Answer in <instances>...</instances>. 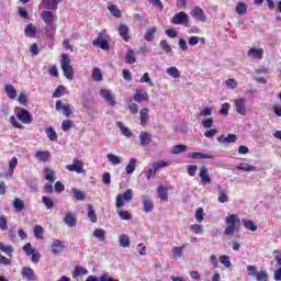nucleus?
<instances>
[{
  "instance_id": "1",
  "label": "nucleus",
  "mask_w": 281,
  "mask_h": 281,
  "mask_svg": "<svg viewBox=\"0 0 281 281\" xmlns=\"http://www.w3.org/2000/svg\"><path fill=\"white\" fill-rule=\"evenodd\" d=\"M226 228L224 231L225 236H234L236 232H240V217L236 214H232L225 217Z\"/></svg>"
},
{
  "instance_id": "2",
  "label": "nucleus",
  "mask_w": 281,
  "mask_h": 281,
  "mask_svg": "<svg viewBox=\"0 0 281 281\" xmlns=\"http://www.w3.org/2000/svg\"><path fill=\"white\" fill-rule=\"evenodd\" d=\"M60 67L67 80H74V67L71 66V58L67 54H61Z\"/></svg>"
},
{
  "instance_id": "3",
  "label": "nucleus",
  "mask_w": 281,
  "mask_h": 281,
  "mask_svg": "<svg viewBox=\"0 0 281 281\" xmlns=\"http://www.w3.org/2000/svg\"><path fill=\"white\" fill-rule=\"evenodd\" d=\"M14 114L22 124H32V122H34L32 114L24 108L16 106Z\"/></svg>"
},
{
  "instance_id": "4",
  "label": "nucleus",
  "mask_w": 281,
  "mask_h": 281,
  "mask_svg": "<svg viewBox=\"0 0 281 281\" xmlns=\"http://www.w3.org/2000/svg\"><path fill=\"white\" fill-rule=\"evenodd\" d=\"M103 36H105V38L109 36L106 35V30H102L97 38L93 41V45L95 47H100V49H103L104 52H109V49H111V46L109 45V41L104 40Z\"/></svg>"
},
{
  "instance_id": "5",
  "label": "nucleus",
  "mask_w": 281,
  "mask_h": 281,
  "mask_svg": "<svg viewBox=\"0 0 281 281\" xmlns=\"http://www.w3.org/2000/svg\"><path fill=\"white\" fill-rule=\"evenodd\" d=\"M124 201H133V190L127 189L123 194L116 195L115 207H124L126 203Z\"/></svg>"
},
{
  "instance_id": "6",
  "label": "nucleus",
  "mask_w": 281,
  "mask_h": 281,
  "mask_svg": "<svg viewBox=\"0 0 281 281\" xmlns=\"http://www.w3.org/2000/svg\"><path fill=\"white\" fill-rule=\"evenodd\" d=\"M171 23L173 25H190V16L188 15V13L180 11L178 13H176L171 20Z\"/></svg>"
},
{
  "instance_id": "7",
  "label": "nucleus",
  "mask_w": 281,
  "mask_h": 281,
  "mask_svg": "<svg viewBox=\"0 0 281 281\" xmlns=\"http://www.w3.org/2000/svg\"><path fill=\"white\" fill-rule=\"evenodd\" d=\"M66 170H69V172H77V175H82L85 172V162L80 159H74L72 165H67Z\"/></svg>"
},
{
  "instance_id": "8",
  "label": "nucleus",
  "mask_w": 281,
  "mask_h": 281,
  "mask_svg": "<svg viewBox=\"0 0 281 281\" xmlns=\"http://www.w3.org/2000/svg\"><path fill=\"white\" fill-rule=\"evenodd\" d=\"M41 18L45 25H47L48 27L54 26V21H56L54 12L45 10L42 12Z\"/></svg>"
},
{
  "instance_id": "9",
  "label": "nucleus",
  "mask_w": 281,
  "mask_h": 281,
  "mask_svg": "<svg viewBox=\"0 0 281 281\" xmlns=\"http://www.w3.org/2000/svg\"><path fill=\"white\" fill-rule=\"evenodd\" d=\"M190 15L196 21H201V23H205L207 21V15H205V11L200 7H194L193 10L190 12Z\"/></svg>"
},
{
  "instance_id": "10",
  "label": "nucleus",
  "mask_w": 281,
  "mask_h": 281,
  "mask_svg": "<svg viewBox=\"0 0 281 281\" xmlns=\"http://www.w3.org/2000/svg\"><path fill=\"white\" fill-rule=\"evenodd\" d=\"M50 251L54 256L63 254L65 251V240L55 239L50 245Z\"/></svg>"
},
{
  "instance_id": "11",
  "label": "nucleus",
  "mask_w": 281,
  "mask_h": 281,
  "mask_svg": "<svg viewBox=\"0 0 281 281\" xmlns=\"http://www.w3.org/2000/svg\"><path fill=\"white\" fill-rule=\"evenodd\" d=\"M246 100L245 98H238L235 100V109L239 115H247V105H246Z\"/></svg>"
},
{
  "instance_id": "12",
  "label": "nucleus",
  "mask_w": 281,
  "mask_h": 281,
  "mask_svg": "<svg viewBox=\"0 0 281 281\" xmlns=\"http://www.w3.org/2000/svg\"><path fill=\"white\" fill-rule=\"evenodd\" d=\"M199 177L201 179V183H203L204 186H210V183H212V177H210V171H207V167L202 166L200 168Z\"/></svg>"
},
{
  "instance_id": "13",
  "label": "nucleus",
  "mask_w": 281,
  "mask_h": 281,
  "mask_svg": "<svg viewBox=\"0 0 281 281\" xmlns=\"http://www.w3.org/2000/svg\"><path fill=\"white\" fill-rule=\"evenodd\" d=\"M117 32L121 36V38L125 42L128 43V41H131V29H128V25L126 24H120Z\"/></svg>"
},
{
  "instance_id": "14",
  "label": "nucleus",
  "mask_w": 281,
  "mask_h": 281,
  "mask_svg": "<svg viewBox=\"0 0 281 281\" xmlns=\"http://www.w3.org/2000/svg\"><path fill=\"white\" fill-rule=\"evenodd\" d=\"M142 204H143V210L144 212H146V214H148V212H153V210H155V203L153 202V200H150V196L143 194L142 195Z\"/></svg>"
},
{
  "instance_id": "15",
  "label": "nucleus",
  "mask_w": 281,
  "mask_h": 281,
  "mask_svg": "<svg viewBox=\"0 0 281 281\" xmlns=\"http://www.w3.org/2000/svg\"><path fill=\"white\" fill-rule=\"evenodd\" d=\"M60 3V0H42L41 7L45 10H58V4Z\"/></svg>"
},
{
  "instance_id": "16",
  "label": "nucleus",
  "mask_w": 281,
  "mask_h": 281,
  "mask_svg": "<svg viewBox=\"0 0 281 281\" xmlns=\"http://www.w3.org/2000/svg\"><path fill=\"white\" fill-rule=\"evenodd\" d=\"M133 98L134 101L137 102V104H142V102H148L150 100V97H148V92H144L142 90H136Z\"/></svg>"
},
{
  "instance_id": "17",
  "label": "nucleus",
  "mask_w": 281,
  "mask_h": 281,
  "mask_svg": "<svg viewBox=\"0 0 281 281\" xmlns=\"http://www.w3.org/2000/svg\"><path fill=\"white\" fill-rule=\"evenodd\" d=\"M100 95L108 102V104H110V106H115V97L111 94V91L102 89L100 90Z\"/></svg>"
},
{
  "instance_id": "18",
  "label": "nucleus",
  "mask_w": 281,
  "mask_h": 281,
  "mask_svg": "<svg viewBox=\"0 0 281 281\" xmlns=\"http://www.w3.org/2000/svg\"><path fill=\"white\" fill-rule=\"evenodd\" d=\"M248 56H250V58H255L256 60H262L265 49L252 47L248 50Z\"/></svg>"
},
{
  "instance_id": "19",
  "label": "nucleus",
  "mask_w": 281,
  "mask_h": 281,
  "mask_svg": "<svg viewBox=\"0 0 281 281\" xmlns=\"http://www.w3.org/2000/svg\"><path fill=\"white\" fill-rule=\"evenodd\" d=\"M86 281H120V279H115L113 277H109L108 273H103L99 277V279L98 277L90 274Z\"/></svg>"
},
{
  "instance_id": "20",
  "label": "nucleus",
  "mask_w": 281,
  "mask_h": 281,
  "mask_svg": "<svg viewBox=\"0 0 281 281\" xmlns=\"http://www.w3.org/2000/svg\"><path fill=\"white\" fill-rule=\"evenodd\" d=\"M140 146H148L153 142V135L150 133L143 131L139 134Z\"/></svg>"
},
{
  "instance_id": "21",
  "label": "nucleus",
  "mask_w": 281,
  "mask_h": 281,
  "mask_svg": "<svg viewBox=\"0 0 281 281\" xmlns=\"http://www.w3.org/2000/svg\"><path fill=\"white\" fill-rule=\"evenodd\" d=\"M50 156H52V154H49V151H47V150H37L35 153V158L37 159V161H41L44 164L49 161Z\"/></svg>"
},
{
  "instance_id": "22",
  "label": "nucleus",
  "mask_w": 281,
  "mask_h": 281,
  "mask_svg": "<svg viewBox=\"0 0 281 281\" xmlns=\"http://www.w3.org/2000/svg\"><path fill=\"white\" fill-rule=\"evenodd\" d=\"M37 27L36 25H34V23H30L25 26L24 29V34L25 36H27L29 38H34L36 36V32H37Z\"/></svg>"
},
{
  "instance_id": "23",
  "label": "nucleus",
  "mask_w": 281,
  "mask_h": 281,
  "mask_svg": "<svg viewBox=\"0 0 281 281\" xmlns=\"http://www.w3.org/2000/svg\"><path fill=\"white\" fill-rule=\"evenodd\" d=\"M150 110H148V108H143L139 111V120H140V125L142 126H146L148 124V120H149V113Z\"/></svg>"
},
{
  "instance_id": "24",
  "label": "nucleus",
  "mask_w": 281,
  "mask_h": 281,
  "mask_svg": "<svg viewBox=\"0 0 281 281\" xmlns=\"http://www.w3.org/2000/svg\"><path fill=\"white\" fill-rule=\"evenodd\" d=\"M64 222L66 223V225H68V227H76V225L78 224V220H76V216H74V213L71 212L66 213Z\"/></svg>"
},
{
  "instance_id": "25",
  "label": "nucleus",
  "mask_w": 281,
  "mask_h": 281,
  "mask_svg": "<svg viewBox=\"0 0 281 281\" xmlns=\"http://www.w3.org/2000/svg\"><path fill=\"white\" fill-rule=\"evenodd\" d=\"M157 194H158V199H160V201H165L167 203L168 201V188H166V186L161 184L157 188Z\"/></svg>"
},
{
  "instance_id": "26",
  "label": "nucleus",
  "mask_w": 281,
  "mask_h": 281,
  "mask_svg": "<svg viewBox=\"0 0 281 281\" xmlns=\"http://www.w3.org/2000/svg\"><path fill=\"white\" fill-rule=\"evenodd\" d=\"M188 157L190 159H214V156L207 155V154H203V153H199V151L190 153L188 155Z\"/></svg>"
},
{
  "instance_id": "27",
  "label": "nucleus",
  "mask_w": 281,
  "mask_h": 281,
  "mask_svg": "<svg viewBox=\"0 0 281 281\" xmlns=\"http://www.w3.org/2000/svg\"><path fill=\"white\" fill-rule=\"evenodd\" d=\"M125 63H127V65H135V63H137V57H135V50L134 49H128L126 52Z\"/></svg>"
},
{
  "instance_id": "28",
  "label": "nucleus",
  "mask_w": 281,
  "mask_h": 281,
  "mask_svg": "<svg viewBox=\"0 0 281 281\" xmlns=\"http://www.w3.org/2000/svg\"><path fill=\"white\" fill-rule=\"evenodd\" d=\"M88 273H89V270H87V268L77 266L72 271V278L75 279L80 278L81 276H87Z\"/></svg>"
},
{
  "instance_id": "29",
  "label": "nucleus",
  "mask_w": 281,
  "mask_h": 281,
  "mask_svg": "<svg viewBox=\"0 0 281 281\" xmlns=\"http://www.w3.org/2000/svg\"><path fill=\"white\" fill-rule=\"evenodd\" d=\"M33 234L35 236V238H37V240H43V238H45L44 234H45V229L43 228V226L36 224L33 228Z\"/></svg>"
},
{
  "instance_id": "30",
  "label": "nucleus",
  "mask_w": 281,
  "mask_h": 281,
  "mask_svg": "<svg viewBox=\"0 0 281 281\" xmlns=\"http://www.w3.org/2000/svg\"><path fill=\"white\" fill-rule=\"evenodd\" d=\"M155 34H157V27H149L147 29L144 38L147 41V43H153L155 38Z\"/></svg>"
},
{
  "instance_id": "31",
  "label": "nucleus",
  "mask_w": 281,
  "mask_h": 281,
  "mask_svg": "<svg viewBox=\"0 0 281 281\" xmlns=\"http://www.w3.org/2000/svg\"><path fill=\"white\" fill-rule=\"evenodd\" d=\"M21 276L22 278H26L27 280H34V270L30 267H23Z\"/></svg>"
},
{
  "instance_id": "32",
  "label": "nucleus",
  "mask_w": 281,
  "mask_h": 281,
  "mask_svg": "<svg viewBox=\"0 0 281 281\" xmlns=\"http://www.w3.org/2000/svg\"><path fill=\"white\" fill-rule=\"evenodd\" d=\"M217 139L223 144H234L236 143V134H228L227 137L221 135Z\"/></svg>"
},
{
  "instance_id": "33",
  "label": "nucleus",
  "mask_w": 281,
  "mask_h": 281,
  "mask_svg": "<svg viewBox=\"0 0 281 281\" xmlns=\"http://www.w3.org/2000/svg\"><path fill=\"white\" fill-rule=\"evenodd\" d=\"M44 178L49 183H55L56 182V178L54 177V170L53 169L45 168L44 169Z\"/></svg>"
},
{
  "instance_id": "34",
  "label": "nucleus",
  "mask_w": 281,
  "mask_h": 281,
  "mask_svg": "<svg viewBox=\"0 0 281 281\" xmlns=\"http://www.w3.org/2000/svg\"><path fill=\"white\" fill-rule=\"evenodd\" d=\"M171 164V161L158 160L153 164V168L154 171L157 172V170H161V168H168Z\"/></svg>"
},
{
  "instance_id": "35",
  "label": "nucleus",
  "mask_w": 281,
  "mask_h": 281,
  "mask_svg": "<svg viewBox=\"0 0 281 281\" xmlns=\"http://www.w3.org/2000/svg\"><path fill=\"white\" fill-rule=\"evenodd\" d=\"M4 91L8 95V98H10V100H14V98H16V89L14 88V86L12 85H7L4 87Z\"/></svg>"
},
{
  "instance_id": "36",
  "label": "nucleus",
  "mask_w": 281,
  "mask_h": 281,
  "mask_svg": "<svg viewBox=\"0 0 281 281\" xmlns=\"http://www.w3.org/2000/svg\"><path fill=\"white\" fill-rule=\"evenodd\" d=\"M88 218L92 223H98V214L91 204H88Z\"/></svg>"
},
{
  "instance_id": "37",
  "label": "nucleus",
  "mask_w": 281,
  "mask_h": 281,
  "mask_svg": "<svg viewBox=\"0 0 281 281\" xmlns=\"http://www.w3.org/2000/svg\"><path fill=\"white\" fill-rule=\"evenodd\" d=\"M74 126H75L74 121H71L69 119L64 120L61 122V131H64V133L71 131V128H74Z\"/></svg>"
},
{
  "instance_id": "38",
  "label": "nucleus",
  "mask_w": 281,
  "mask_h": 281,
  "mask_svg": "<svg viewBox=\"0 0 281 281\" xmlns=\"http://www.w3.org/2000/svg\"><path fill=\"white\" fill-rule=\"evenodd\" d=\"M137 165V159L131 158L130 164L125 168L126 175H133L135 172V166Z\"/></svg>"
},
{
  "instance_id": "39",
  "label": "nucleus",
  "mask_w": 281,
  "mask_h": 281,
  "mask_svg": "<svg viewBox=\"0 0 281 281\" xmlns=\"http://www.w3.org/2000/svg\"><path fill=\"white\" fill-rule=\"evenodd\" d=\"M108 10L112 14V16H115L116 19H122V11L117 8L115 4H111L108 7Z\"/></svg>"
},
{
  "instance_id": "40",
  "label": "nucleus",
  "mask_w": 281,
  "mask_h": 281,
  "mask_svg": "<svg viewBox=\"0 0 281 281\" xmlns=\"http://www.w3.org/2000/svg\"><path fill=\"white\" fill-rule=\"evenodd\" d=\"M0 251L12 258V254H14V248L12 246H5L3 243L0 241Z\"/></svg>"
},
{
  "instance_id": "41",
  "label": "nucleus",
  "mask_w": 281,
  "mask_h": 281,
  "mask_svg": "<svg viewBox=\"0 0 281 281\" xmlns=\"http://www.w3.org/2000/svg\"><path fill=\"white\" fill-rule=\"evenodd\" d=\"M13 207L16 212H23V210H25V202H23V200L16 198L13 201Z\"/></svg>"
},
{
  "instance_id": "42",
  "label": "nucleus",
  "mask_w": 281,
  "mask_h": 281,
  "mask_svg": "<svg viewBox=\"0 0 281 281\" xmlns=\"http://www.w3.org/2000/svg\"><path fill=\"white\" fill-rule=\"evenodd\" d=\"M236 169L243 170L244 172H254V170H256V167L249 164L241 162L236 167Z\"/></svg>"
},
{
  "instance_id": "43",
  "label": "nucleus",
  "mask_w": 281,
  "mask_h": 281,
  "mask_svg": "<svg viewBox=\"0 0 281 281\" xmlns=\"http://www.w3.org/2000/svg\"><path fill=\"white\" fill-rule=\"evenodd\" d=\"M116 126H119V128L122 132V135H124V137H132L133 132H131V130L126 126H124V124L122 122H117Z\"/></svg>"
},
{
  "instance_id": "44",
  "label": "nucleus",
  "mask_w": 281,
  "mask_h": 281,
  "mask_svg": "<svg viewBox=\"0 0 281 281\" xmlns=\"http://www.w3.org/2000/svg\"><path fill=\"white\" fill-rule=\"evenodd\" d=\"M186 150H188V146L176 145L171 148V155H181V153H186Z\"/></svg>"
},
{
  "instance_id": "45",
  "label": "nucleus",
  "mask_w": 281,
  "mask_h": 281,
  "mask_svg": "<svg viewBox=\"0 0 281 281\" xmlns=\"http://www.w3.org/2000/svg\"><path fill=\"white\" fill-rule=\"evenodd\" d=\"M93 236L94 238L100 239L101 241H104L106 238V231L102 229V228H97L93 232Z\"/></svg>"
},
{
  "instance_id": "46",
  "label": "nucleus",
  "mask_w": 281,
  "mask_h": 281,
  "mask_svg": "<svg viewBox=\"0 0 281 281\" xmlns=\"http://www.w3.org/2000/svg\"><path fill=\"white\" fill-rule=\"evenodd\" d=\"M244 227L250 232H256L258 226L251 220H243Z\"/></svg>"
},
{
  "instance_id": "47",
  "label": "nucleus",
  "mask_w": 281,
  "mask_h": 281,
  "mask_svg": "<svg viewBox=\"0 0 281 281\" xmlns=\"http://www.w3.org/2000/svg\"><path fill=\"white\" fill-rule=\"evenodd\" d=\"M46 135L48 139H50V142H56L58 139V134L56 133V130H54V127H47Z\"/></svg>"
},
{
  "instance_id": "48",
  "label": "nucleus",
  "mask_w": 281,
  "mask_h": 281,
  "mask_svg": "<svg viewBox=\"0 0 281 281\" xmlns=\"http://www.w3.org/2000/svg\"><path fill=\"white\" fill-rule=\"evenodd\" d=\"M106 157H108V161H110L112 166H119V164H122V158H120V156L108 154Z\"/></svg>"
},
{
  "instance_id": "49",
  "label": "nucleus",
  "mask_w": 281,
  "mask_h": 281,
  "mask_svg": "<svg viewBox=\"0 0 281 281\" xmlns=\"http://www.w3.org/2000/svg\"><path fill=\"white\" fill-rule=\"evenodd\" d=\"M167 74L171 76V78H181V72H179V69L175 66L167 68Z\"/></svg>"
},
{
  "instance_id": "50",
  "label": "nucleus",
  "mask_w": 281,
  "mask_h": 281,
  "mask_svg": "<svg viewBox=\"0 0 281 281\" xmlns=\"http://www.w3.org/2000/svg\"><path fill=\"white\" fill-rule=\"evenodd\" d=\"M120 246L121 247H131V238L128 237V235L123 234L120 236Z\"/></svg>"
},
{
  "instance_id": "51",
  "label": "nucleus",
  "mask_w": 281,
  "mask_h": 281,
  "mask_svg": "<svg viewBox=\"0 0 281 281\" xmlns=\"http://www.w3.org/2000/svg\"><path fill=\"white\" fill-rule=\"evenodd\" d=\"M236 12L239 14V16H243L244 14H247V5L245 2H238L236 5Z\"/></svg>"
},
{
  "instance_id": "52",
  "label": "nucleus",
  "mask_w": 281,
  "mask_h": 281,
  "mask_svg": "<svg viewBox=\"0 0 281 281\" xmlns=\"http://www.w3.org/2000/svg\"><path fill=\"white\" fill-rule=\"evenodd\" d=\"M42 202L47 210H54V200L49 196H42Z\"/></svg>"
},
{
  "instance_id": "53",
  "label": "nucleus",
  "mask_w": 281,
  "mask_h": 281,
  "mask_svg": "<svg viewBox=\"0 0 281 281\" xmlns=\"http://www.w3.org/2000/svg\"><path fill=\"white\" fill-rule=\"evenodd\" d=\"M92 80H94V82L102 81V70H100V68H93Z\"/></svg>"
},
{
  "instance_id": "54",
  "label": "nucleus",
  "mask_w": 281,
  "mask_h": 281,
  "mask_svg": "<svg viewBox=\"0 0 281 281\" xmlns=\"http://www.w3.org/2000/svg\"><path fill=\"white\" fill-rule=\"evenodd\" d=\"M255 276H256L257 281H267V280H269V273H267L266 270H260Z\"/></svg>"
},
{
  "instance_id": "55",
  "label": "nucleus",
  "mask_w": 281,
  "mask_h": 281,
  "mask_svg": "<svg viewBox=\"0 0 281 281\" xmlns=\"http://www.w3.org/2000/svg\"><path fill=\"white\" fill-rule=\"evenodd\" d=\"M220 262L221 265L226 267V269H229V267H232V261L229 260V256L227 255L220 256Z\"/></svg>"
},
{
  "instance_id": "56",
  "label": "nucleus",
  "mask_w": 281,
  "mask_h": 281,
  "mask_svg": "<svg viewBox=\"0 0 281 281\" xmlns=\"http://www.w3.org/2000/svg\"><path fill=\"white\" fill-rule=\"evenodd\" d=\"M172 258H181L183 256V246L182 247H173L171 249Z\"/></svg>"
},
{
  "instance_id": "57",
  "label": "nucleus",
  "mask_w": 281,
  "mask_h": 281,
  "mask_svg": "<svg viewBox=\"0 0 281 281\" xmlns=\"http://www.w3.org/2000/svg\"><path fill=\"white\" fill-rule=\"evenodd\" d=\"M232 105H229V103H223L222 108L220 110V115H224L225 117H227V115H229V109Z\"/></svg>"
},
{
  "instance_id": "58",
  "label": "nucleus",
  "mask_w": 281,
  "mask_h": 281,
  "mask_svg": "<svg viewBox=\"0 0 281 281\" xmlns=\"http://www.w3.org/2000/svg\"><path fill=\"white\" fill-rule=\"evenodd\" d=\"M18 165H19V159H16V157H12L9 162V172L11 175L14 173V168H16Z\"/></svg>"
},
{
  "instance_id": "59",
  "label": "nucleus",
  "mask_w": 281,
  "mask_h": 281,
  "mask_svg": "<svg viewBox=\"0 0 281 281\" xmlns=\"http://www.w3.org/2000/svg\"><path fill=\"white\" fill-rule=\"evenodd\" d=\"M63 95H65V86H58L53 93V98H60Z\"/></svg>"
},
{
  "instance_id": "60",
  "label": "nucleus",
  "mask_w": 281,
  "mask_h": 281,
  "mask_svg": "<svg viewBox=\"0 0 281 281\" xmlns=\"http://www.w3.org/2000/svg\"><path fill=\"white\" fill-rule=\"evenodd\" d=\"M72 194L77 201H85V192L78 189H72Z\"/></svg>"
},
{
  "instance_id": "61",
  "label": "nucleus",
  "mask_w": 281,
  "mask_h": 281,
  "mask_svg": "<svg viewBox=\"0 0 281 281\" xmlns=\"http://www.w3.org/2000/svg\"><path fill=\"white\" fill-rule=\"evenodd\" d=\"M119 216L122 221H131L133 218V215L128 211H119Z\"/></svg>"
},
{
  "instance_id": "62",
  "label": "nucleus",
  "mask_w": 281,
  "mask_h": 281,
  "mask_svg": "<svg viewBox=\"0 0 281 281\" xmlns=\"http://www.w3.org/2000/svg\"><path fill=\"white\" fill-rule=\"evenodd\" d=\"M160 47L164 52H166V54H170V52H172V47H170L168 41L166 40L160 41Z\"/></svg>"
},
{
  "instance_id": "63",
  "label": "nucleus",
  "mask_w": 281,
  "mask_h": 281,
  "mask_svg": "<svg viewBox=\"0 0 281 281\" xmlns=\"http://www.w3.org/2000/svg\"><path fill=\"white\" fill-rule=\"evenodd\" d=\"M199 167H196V165H189L187 167V172L189 175V177H194L196 175V170Z\"/></svg>"
},
{
  "instance_id": "64",
  "label": "nucleus",
  "mask_w": 281,
  "mask_h": 281,
  "mask_svg": "<svg viewBox=\"0 0 281 281\" xmlns=\"http://www.w3.org/2000/svg\"><path fill=\"white\" fill-rule=\"evenodd\" d=\"M191 232H194V234H203V226L200 224H194L190 226Z\"/></svg>"
}]
</instances>
